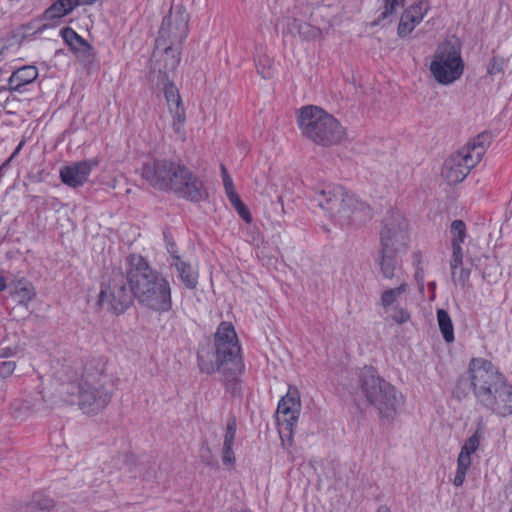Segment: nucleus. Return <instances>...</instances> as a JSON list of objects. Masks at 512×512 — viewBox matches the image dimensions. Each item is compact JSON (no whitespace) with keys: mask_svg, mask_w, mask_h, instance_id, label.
<instances>
[{"mask_svg":"<svg viewBox=\"0 0 512 512\" xmlns=\"http://www.w3.org/2000/svg\"><path fill=\"white\" fill-rule=\"evenodd\" d=\"M381 5L378 9V15L373 21V25H386L392 22L398 6L404 4L405 0H380Z\"/></svg>","mask_w":512,"mask_h":512,"instance_id":"obj_21","label":"nucleus"},{"mask_svg":"<svg viewBox=\"0 0 512 512\" xmlns=\"http://www.w3.org/2000/svg\"><path fill=\"white\" fill-rule=\"evenodd\" d=\"M237 430V420L235 416L229 417L227 420L226 431L223 444L233 445Z\"/></svg>","mask_w":512,"mask_h":512,"instance_id":"obj_36","label":"nucleus"},{"mask_svg":"<svg viewBox=\"0 0 512 512\" xmlns=\"http://www.w3.org/2000/svg\"><path fill=\"white\" fill-rule=\"evenodd\" d=\"M10 294L11 296H16L18 298V305L27 307L28 304L35 299L36 290L34 285L31 284L25 288L11 290Z\"/></svg>","mask_w":512,"mask_h":512,"instance_id":"obj_30","label":"nucleus"},{"mask_svg":"<svg viewBox=\"0 0 512 512\" xmlns=\"http://www.w3.org/2000/svg\"><path fill=\"white\" fill-rule=\"evenodd\" d=\"M241 512H251L249 509L242 510Z\"/></svg>","mask_w":512,"mask_h":512,"instance_id":"obj_60","label":"nucleus"},{"mask_svg":"<svg viewBox=\"0 0 512 512\" xmlns=\"http://www.w3.org/2000/svg\"><path fill=\"white\" fill-rule=\"evenodd\" d=\"M227 197L236 210L245 205L240 199L239 195L236 193V191L230 192V194H228Z\"/></svg>","mask_w":512,"mask_h":512,"instance_id":"obj_45","label":"nucleus"},{"mask_svg":"<svg viewBox=\"0 0 512 512\" xmlns=\"http://www.w3.org/2000/svg\"><path fill=\"white\" fill-rule=\"evenodd\" d=\"M286 30L291 34L297 33L304 41H312L320 38L322 35L320 28L295 17L288 20Z\"/></svg>","mask_w":512,"mask_h":512,"instance_id":"obj_18","label":"nucleus"},{"mask_svg":"<svg viewBox=\"0 0 512 512\" xmlns=\"http://www.w3.org/2000/svg\"><path fill=\"white\" fill-rule=\"evenodd\" d=\"M125 269L128 283L139 305L157 313H167L172 309L170 282L142 255L129 254L125 258Z\"/></svg>","mask_w":512,"mask_h":512,"instance_id":"obj_2","label":"nucleus"},{"mask_svg":"<svg viewBox=\"0 0 512 512\" xmlns=\"http://www.w3.org/2000/svg\"><path fill=\"white\" fill-rule=\"evenodd\" d=\"M180 46L166 44L160 47L163 50L164 69L166 72L174 71L179 66L181 60Z\"/></svg>","mask_w":512,"mask_h":512,"instance_id":"obj_24","label":"nucleus"},{"mask_svg":"<svg viewBox=\"0 0 512 512\" xmlns=\"http://www.w3.org/2000/svg\"><path fill=\"white\" fill-rule=\"evenodd\" d=\"M483 430V424L480 422L476 431L465 441L464 445L461 447V450L469 452V454L475 453L479 448L480 441L483 437Z\"/></svg>","mask_w":512,"mask_h":512,"instance_id":"obj_32","label":"nucleus"},{"mask_svg":"<svg viewBox=\"0 0 512 512\" xmlns=\"http://www.w3.org/2000/svg\"><path fill=\"white\" fill-rule=\"evenodd\" d=\"M466 473H467V471L461 470V469L457 468L456 474H455V477H454V480H453V484L456 487H460V486L463 485V483L465 481Z\"/></svg>","mask_w":512,"mask_h":512,"instance_id":"obj_49","label":"nucleus"},{"mask_svg":"<svg viewBox=\"0 0 512 512\" xmlns=\"http://www.w3.org/2000/svg\"><path fill=\"white\" fill-rule=\"evenodd\" d=\"M462 244H451L452 246V256L450 260V267L452 271V276L455 275L456 269L462 266L463 264V249Z\"/></svg>","mask_w":512,"mask_h":512,"instance_id":"obj_34","label":"nucleus"},{"mask_svg":"<svg viewBox=\"0 0 512 512\" xmlns=\"http://www.w3.org/2000/svg\"><path fill=\"white\" fill-rule=\"evenodd\" d=\"M437 322L443 339L446 343H452L455 340L454 326L449 313L444 309L437 310Z\"/></svg>","mask_w":512,"mask_h":512,"instance_id":"obj_26","label":"nucleus"},{"mask_svg":"<svg viewBox=\"0 0 512 512\" xmlns=\"http://www.w3.org/2000/svg\"><path fill=\"white\" fill-rule=\"evenodd\" d=\"M7 288V282L5 277L0 276V292L4 291Z\"/></svg>","mask_w":512,"mask_h":512,"instance_id":"obj_55","label":"nucleus"},{"mask_svg":"<svg viewBox=\"0 0 512 512\" xmlns=\"http://www.w3.org/2000/svg\"><path fill=\"white\" fill-rule=\"evenodd\" d=\"M38 77V69L33 65H26L15 70L8 79L7 87H0V90H9L22 93L23 88L34 82Z\"/></svg>","mask_w":512,"mask_h":512,"instance_id":"obj_17","label":"nucleus"},{"mask_svg":"<svg viewBox=\"0 0 512 512\" xmlns=\"http://www.w3.org/2000/svg\"><path fill=\"white\" fill-rule=\"evenodd\" d=\"M223 185L225 188L226 195L230 194V192H234V184L231 177H226V179L223 180Z\"/></svg>","mask_w":512,"mask_h":512,"instance_id":"obj_52","label":"nucleus"},{"mask_svg":"<svg viewBox=\"0 0 512 512\" xmlns=\"http://www.w3.org/2000/svg\"><path fill=\"white\" fill-rule=\"evenodd\" d=\"M114 379L107 373V359L92 357L83 367L78 385H71V394L77 390L79 408L86 414H96L103 410L111 401L114 393Z\"/></svg>","mask_w":512,"mask_h":512,"instance_id":"obj_5","label":"nucleus"},{"mask_svg":"<svg viewBox=\"0 0 512 512\" xmlns=\"http://www.w3.org/2000/svg\"><path fill=\"white\" fill-rule=\"evenodd\" d=\"M189 14L183 5L172 6L169 14L162 20L158 37L156 38V49L162 45H182L189 34Z\"/></svg>","mask_w":512,"mask_h":512,"instance_id":"obj_12","label":"nucleus"},{"mask_svg":"<svg viewBox=\"0 0 512 512\" xmlns=\"http://www.w3.org/2000/svg\"><path fill=\"white\" fill-rule=\"evenodd\" d=\"M54 506L55 503L52 498L42 492H36L28 503L26 512H54Z\"/></svg>","mask_w":512,"mask_h":512,"instance_id":"obj_23","label":"nucleus"},{"mask_svg":"<svg viewBox=\"0 0 512 512\" xmlns=\"http://www.w3.org/2000/svg\"><path fill=\"white\" fill-rule=\"evenodd\" d=\"M491 142V133L482 132L456 153L450 155L442 170V174L448 183L458 184L462 182L471 169L481 161Z\"/></svg>","mask_w":512,"mask_h":512,"instance_id":"obj_9","label":"nucleus"},{"mask_svg":"<svg viewBox=\"0 0 512 512\" xmlns=\"http://www.w3.org/2000/svg\"><path fill=\"white\" fill-rule=\"evenodd\" d=\"M392 319L398 324H403L410 320V313L405 308L395 307Z\"/></svg>","mask_w":512,"mask_h":512,"instance_id":"obj_41","label":"nucleus"},{"mask_svg":"<svg viewBox=\"0 0 512 512\" xmlns=\"http://www.w3.org/2000/svg\"><path fill=\"white\" fill-rule=\"evenodd\" d=\"M96 0H80V5H91L95 2Z\"/></svg>","mask_w":512,"mask_h":512,"instance_id":"obj_57","label":"nucleus"},{"mask_svg":"<svg viewBox=\"0 0 512 512\" xmlns=\"http://www.w3.org/2000/svg\"><path fill=\"white\" fill-rule=\"evenodd\" d=\"M300 400L289 393L283 396L277 406L276 421L280 437L291 438L300 415Z\"/></svg>","mask_w":512,"mask_h":512,"instance_id":"obj_14","label":"nucleus"},{"mask_svg":"<svg viewBox=\"0 0 512 512\" xmlns=\"http://www.w3.org/2000/svg\"><path fill=\"white\" fill-rule=\"evenodd\" d=\"M505 59L499 56H493L487 65V73L489 75H496L502 73L505 67Z\"/></svg>","mask_w":512,"mask_h":512,"instance_id":"obj_38","label":"nucleus"},{"mask_svg":"<svg viewBox=\"0 0 512 512\" xmlns=\"http://www.w3.org/2000/svg\"><path fill=\"white\" fill-rule=\"evenodd\" d=\"M407 222L399 213L391 212L383 219L380 232L381 249L387 251H406Z\"/></svg>","mask_w":512,"mask_h":512,"instance_id":"obj_13","label":"nucleus"},{"mask_svg":"<svg viewBox=\"0 0 512 512\" xmlns=\"http://www.w3.org/2000/svg\"><path fill=\"white\" fill-rule=\"evenodd\" d=\"M169 109L173 118V130L177 134H184V123L186 121V115L182 103L170 106Z\"/></svg>","mask_w":512,"mask_h":512,"instance_id":"obj_29","label":"nucleus"},{"mask_svg":"<svg viewBox=\"0 0 512 512\" xmlns=\"http://www.w3.org/2000/svg\"><path fill=\"white\" fill-rule=\"evenodd\" d=\"M197 364L201 373L221 374L226 391L233 397L241 394L239 377L244 372L245 364L241 344L231 322H220L213 335V342L199 345Z\"/></svg>","mask_w":512,"mask_h":512,"instance_id":"obj_1","label":"nucleus"},{"mask_svg":"<svg viewBox=\"0 0 512 512\" xmlns=\"http://www.w3.org/2000/svg\"><path fill=\"white\" fill-rule=\"evenodd\" d=\"M99 164L98 157L73 162L60 168V179L68 187L74 189L82 187L88 181L92 170L98 167Z\"/></svg>","mask_w":512,"mask_h":512,"instance_id":"obj_15","label":"nucleus"},{"mask_svg":"<svg viewBox=\"0 0 512 512\" xmlns=\"http://www.w3.org/2000/svg\"><path fill=\"white\" fill-rule=\"evenodd\" d=\"M171 267H175L178 276L188 289H195L198 284V274L192 269L189 262L183 261L180 255H175L174 260L170 262Z\"/></svg>","mask_w":512,"mask_h":512,"instance_id":"obj_20","label":"nucleus"},{"mask_svg":"<svg viewBox=\"0 0 512 512\" xmlns=\"http://www.w3.org/2000/svg\"><path fill=\"white\" fill-rule=\"evenodd\" d=\"M403 251H385L381 249L379 257V266L383 276L392 279L395 276V270L398 266V254Z\"/></svg>","mask_w":512,"mask_h":512,"instance_id":"obj_22","label":"nucleus"},{"mask_svg":"<svg viewBox=\"0 0 512 512\" xmlns=\"http://www.w3.org/2000/svg\"><path fill=\"white\" fill-rule=\"evenodd\" d=\"M471 466V454L466 451H460L457 458V468L468 471Z\"/></svg>","mask_w":512,"mask_h":512,"instance_id":"obj_40","label":"nucleus"},{"mask_svg":"<svg viewBox=\"0 0 512 512\" xmlns=\"http://www.w3.org/2000/svg\"><path fill=\"white\" fill-rule=\"evenodd\" d=\"M377 512H388V510L385 508V509H379Z\"/></svg>","mask_w":512,"mask_h":512,"instance_id":"obj_58","label":"nucleus"},{"mask_svg":"<svg viewBox=\"0 0 512 512\" xmlns=\"http://www.w3.org/2000/svg\"><path fill=\"white\" fill-rule=\"evenodd\" d=\"M408 290V285L406 283H401L396 288H390L385 290L380 298V304L383 308H388L393 305L397 299Z\"/></svg>","mask_w":512,"mask_h":512,"instance_id":"obj_27","label":"nucleus"},{"mask_svg":"<svg viewBox=\"0 0 512 512\" xmlns=\"http://www.w3.org/2000/svg\"><path fill=\"white\" fill-rule=\"evenodd\" d=\"M154 477V471L153 470H147L146 473L143 475L144 479H151Z\"/></svg>","mask_w":512,"mask_h":512,"instance_id":"obj_56","label":"nucleus"},{"mask_svg":"<svg viewBox=\"0 0 512 512\" xmlns=\"http://www.w3.org/2000/svg\"><path fill=\"white\" fill-rule=\"evenodd\" d=\"M141 175L153 188L172 191L191 202L208 197L203 182L180 161L153 159L143 164Z\"/></svg>","mask_w":512,"mask_h":512,"instance_id":"obj_4","label":"nucleus"},{"mask_svg":"<svg viewBox=\"0 0 512 512\" xmlns=\"http://www.w3.org/2000/svg\"><path fill=\"white\" fill-rule=\"evenodd\" d=\"M47 24L43 25V27L40 29V31H43L45 28H47Z\"/></svg>","mask_w":512,"mask_h":512,"instance_id":"obj_59","label":"nucleus"},{"mask_svg":"<svg viewBox=\"0 0 512 512\" xmlns=\"http://www.w3.org/2000/svg\"><path fill=\"white\" fill-rule=\"evenodd\" d=\"M359 385L369 404L378 410L382 419H394L403 398L392 384L380 377L373 366H365L359 374Z\"/></svg>","mask_w":512,"mask_h":512,"instance_id":"obj_8","label":"nucleus"},{"mask_svg":"<svg viewBox=\"0 0 512 512\" xmlns=\"http://www.w3.org/2000/svg\"><path fill=\"white\" fill-rule=\"evenodd\" d=\"M239 216L246 222L251 223L252 222V215L246 205H243L239 209L236 210Z\"/></svg>","mask_w":512,"mask_h":512,"instance_id":"obj_48","label":"nucleus"},{"mask_svg":"<svg viewBox=\"0 0 512 512\" xmlns=\"http://www.w3.org/2000/svg\"><path fill=\"white\" fill-rule=\"evenodd\" d=\"M32 282H30L25 277H19L12 280L10 283L11 290H18L20 288H25L26 286L31 285Z\"/></svg>","mask_w":512,"mask_h":512,"instance_id":"obj_43","label":"nucleus"},{"mask_svg":"<svg viewBox=\"0 0 512 512\" xmlns=\"http://www.w3.org/2000/svg\"><path fill=\"white\" fill-rule=\"evenodd\" d=\"M312 200L342 226L359 227L372 218L366 202L341 185L325 184L313 189Z\"/></svg>","mask_w":512,"mask_h":512,"instance_id":"obj_6","label":"nucleus"},{"mask_svg":"<svg viewBox=\"0 0 512 512\" xmlns=\"http://www.w3.org/2000/svg\"><path fill=\"white\" fill-rule=\"evenodd\" d=\"M471 390L476 403L500 416L512 415V384L499 369L484 358L470 360Z\"/></svg>","mask_w":512,"mask_h":512,"instance_id":"obj_3","label":"nucleus"},{"mask_svg":"<svg viewBox=\"0 0 512 512\" xmlns=\"http://www.w3.org/2000/svg\"><path fill=\"white\" fill-rule=\"evenodd\" d=\"M127 270L113 269L107 283H103L98 296V305L107 311L120 315L133 303L134 293L127 286Z\"/></svg>","mask_w":512,"mask_h":512,"instance_id":"obj_10","label":"nucleus"},{"mask_svg":"<svg viewBox=\"0 0 512 512\" xmlns=\"http://www.w3.org/2000/svg\"><path fill=\"white\" fill-rule=\"evenodd\" d=\"M220 168H221V175H222L223 180L226 179V177H230L225 165L221 164Z\"/></svg>","mask_w":512,"mask_h":512,"instance_id":"obj_54","label":"nucleus"},{"mask_svg":"<svg viewBox=\"0 0 512 512\" xmlns=\"http://www.w3.org/2000/svg\"><path fill=\"white\" fill-rule=\"evenodd\" d=\"M227 197L236 210L245 205L240 199L239 195L236 193V191L230 192V194H228Z\"/></svg>","mask_w":512,"mask_h":512,"instance_id":"obj_47","label":"nucleus"},{"mask_svg":"<svg viewBox=\"0 0 512 512\" xmlns=\"http://www.w3.org/2000/svg\"><path fill=\"white\" fill-rule=\"evenodd\" d=\"M80 5V0H57L50 5L41 15V20L55 21L70 12Z\"/></svg>","mask_w":512,"mask_h":512,"instance_id":"obj_19","label":"nucleus"},{"mask_svg":"<svg viewBox=\"0 0 512 512\" xmlns=\"http://www.w3.org/2000/svg\"><path fill=\"white\" fill-rule=\"evenodd\" d=\"M258 73L262 76L264 79H270L272 77V71L271 66L269 65L266 67L265 65L261 68L259 65H257Z\"/></svg>","mask_w":512,"mask_h":512,"instance_id":"obj_51","label":"nucleus"},{"mask_svg":"<svg viewBox=\"0 0 512 512\" xmlns=\"http://www.w3.org/2000/svg\"><path fill=\"white\" fill-rule=\"evenodd\" d=\"M468 376H460L452 390L453 397L458 401L466 398L469 390H471V372L470 363L468 364Z\"/></svg>","mask_w":512,"mask_h":512,"instance_id":"obj_28","label":"nucleus"},{"mask_svg":"<svg viewBox=\"0 0 512 512\" xmlns=\"http://www.w3.org/2000/svg\"><path fill=\"white\" fill-rule=\"evenodd\" d=\"M431 9V0H412V3L405 10L424 19Z\"/></svg>","mask_w":512,"mask_h":512,"instance_id":"obj_33","label":"nucleus"},{"mask_svg":"<svg viewBox=\"0 0 512 512\" xmlns=\"http://www.w3.org/2000/svg\"><path fill=\"white\" fill-rule=\"evenodd\" d=\"M422 21L423 20L420 19L418 16L404 9L397 27V35L400 38L407 37L413 32L415 27L419 25Z\"/></svg>","mask_w":512,"mask_h":512,"instance_id":"obj_25","label":"nucleus"},{"mask_svg":"<svg viewBox=\"0 0 512 512\" xmlns=\"http://www.w3.org/2000/svg\"><path fill=\"white\" fill-rule=\"evenodd\" d=\"M227 197L236 210L245 205L240 199L239 195L236 193V191L230 192V194H228Z\"/></svg>","mask_w":512,"mask_h":512,"instance_id":"obj_46","label":"nucleus"},{"mask_svg":"<svg viewBox=\"0 0 512 512\" xmlns=\"http://www.w3.org/2000/svg\"><path fill=\"white\" fill-rule=\"evenodd\" d=\"M297 123L304 137L324 147L341 143L346 135L339 121L317 106L308 105L299 109Z\"/></svg>","mask_w":512,"mask_h":512,"instance_id":"obj_7","label":"nucleus"},{"mask_svg":"<svg viewBox=\"0 0 512 512\" xmlns=\"http://www.w3.org/2000/svg\"><path fill=\"white\" fill-rule=\"evenodd\" d=\"M450 233L451 244H462L467 236L466 224L463 220L457 219L451 223Z\"/></svg>","mask_w":512,"mask_h":512,"instance_id":"obj_31","label":"nucleus"},{"mask_svg":"<svg viewBox=\"0 0 512 512\" xmlns=\"http://www.w3.org/2000/svg\"><path fill=\"white\" fill-rule=\"evenodd\" d=\"M64 43L79 60H89L95 56L94 48L73 28L64 27L60 31Z\"/></svg>","mask_w":512,"mask_h":512,"instance_id":"obj_16","label":"nucleus"},{"mask_svg":"<svg viewBox=\"0 0 512 512\" xmlns=\"http://www.w3.org/2000/svg\"><path fill=\"white\" fill-rule=\"evenodd\" d=\"M164 95L169 104V107L176 104H181L182 102L178 90L173 83L165 85Z\"/></svg>","mask_w":512,"mask_h":512,"instance_id":"obj_37","label":"nucleus"},{"mask_svg":"<svg viewBox=\"0 0 512 512\" xmlns=\"http://www.w3.org/2000/svg\"><path fill=\"white\" fill-rule=\"evenodd\" d=\"M163 239L167 252L170 254L171 259L174 260L175 255H179L178 247L169 227L163 229Z\"/></svg>","mask_w":512,"mask_h":512,"instance_id":"obj_35","label":"nucleus"},{"mask_svg":"<svg viewBox=\"0 0 512 512\" xmlns=\"http://www.w3.org/2000/svg\"><path fill=\"white\" fill-rule=\"evenodd\" d=\"M222 461L224 465L234 466L236 458L233 451V445L223 444Z\"/></svg>","mask_w":512,"mask_h":512,"instance_id":"obj_39","label":"nucleus"},{"mask_svg":"<svg viewBox=\"0 0 512 512\" xmlns=\"http://www.w3.org/2000/svg\"><path fill=\"white\" fill-rule=\"evenodd\" d=\"M430 71L435 80L442 85H449L458 80L464 71L460 49L450 42L438 46Z\"/></svg>","mask_w":512,"mask_h":512,"instance_id":"obj_11","label":"nucleus"},{"mask_svg":"<svg viewBox=\"0 0 512 512\" xmlns=\"http://www.w3.org/2000/svg\"><path fill=\"white\" fill-rule=\"evenodd\" d=\"M22 147V143H20L18 145V147L15 149V151L12 153L11 157L6 161L4 162L1 166H0V171H2L4 168H6L10 162V160L20 151Z\"/></svg>","mask_w":512,"mask_h":512,"instance_id":"obj_53","label":"nucleus"},{"mask_svg":"<svg viewBox=\"0 0 512 512\" xmlns=\"http://www.w3.org/2000/svg\"><path fill=\"white\" fill-rule=\"evenodd\" d=\"M227 197L236 210L245 205L240 199L239 195L236 193V191L230 192V194H228Z\"/></svg>","mask_w":512,"mask_h":512,"instance_id":"obj_44","label":"nucleus"},{"mask_svg":"<svg viewBox=\"0 0 512 512\" xmlns=\"http://www.w3.org/2000/svg\"><path fill=\"white\" fill-rule=\"evenodd\" d=\"M15 362L13 361H5L0 364V376L1 377H8L10 376L14 370H15Z\"/></svg>","mask_w":512,"mask_h":512,"instance_id":"obj_42","label":"nucleus"},{"mask_svg":"<svg viewBox=\"0 0 512 512\" xmlns=\"http://www.w3.org/2000/svg\"><path fill=\"white\" fill-rule=\"evenodd\" d=\"M469 277H470V270L461 268L459 277H458V282L460 283V285L462 287H464L468 283Z\"/></svg>","mask_w":512,"mask_h":512,"instance_id":"obj_50","label":"nucleus"}]
</instances>
